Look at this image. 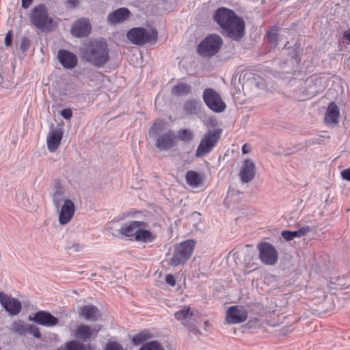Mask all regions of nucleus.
<instances>
[{
  "mask_svg": "<svg viewBox=\"0 0 350 350\" xmlns=\"http://www.w3.org/2000/svg\"><path fill=\"white\" fill-rule=\"evenodd\" d=\"M214 21L221 29L224 36L239 41L245 33V22L234 11L228 8H219L214 13Z\"/></svg>",
  "mask_w": 350,
  "mask_h": 350,
  "instance_id": "f257e3e1",
  "label": "nucleus"
},
{
  "mask_svg": "<svg viewBox=\"0 0 350 350\" xmlns=\"http://www.w3.org/2000/svg\"><path fill=\"white\" fill-rule=\"evenodd\" d=\"M81 57L97 68L103 67L109 59L107 44L100 40L90 41L81 49Z\"/></svg>",
  "mask_w": 350,
  "mask_h": 350,
  "instance_id": "f03ea898",
  "label": "nucleus"
},
{
  "mask_svg": "<svg viewBox=\"0 0 350 350\" xmlns=\"http://www.w3.org/2000/svg\"><path fill=\"white\" fill-rule=\"evenodd\" d=\"M165 124L161 122H155L149 130L150 136L156 139L155 145L161 151L172 148L176 141V135L172 130L163 132Z\"/></svg>",
  "mask_w": 350,
  "mask_h": 350,
  "instance_id": "7ed1b4c3",
  "label": "nucleus"
},
{
  "mask_svg": "<svg viewBox=\"0 0 350 350\" xmlns=\"http://www.w3.org/2000/svg\"><path fill=\"white\" fill-rule=\"evenodd\" d=\"M29 19L33 26L42 31L53 27V20L49 16L48 9L44 4L38 5L32 9Z\"/></svg>",
  "mask_w": 350,
  "mask_h": 350,
  "instance_id": "20e7f679",
  "label": "nucleus"
},
{
  "mask_svg": "<svg viewBox=\"0 0 350 350\" xmlns=\"http://www.w3.org/2000/svg\"><path fill=\"white\" fill-rule=\"evenodd\" d=\"M196 241L189 239L176 245L169 264L171 266L176 267L184 264L192 255Z\"/></svg>",
  "mask_w": 350,
  "mask_h": 350,
  "instance_id": "39448f33",
  "label": "nucleus"
},
{
  "mask_svg": "<svg viewBox=\"0 0 350 350\" xmlns=\"http://www.w3.org/2000/svg\"><path fill=\"white\" fill-rule=\"evenodd\" d=\"M157 31L155 29L147 30L143 27H134L127 33L128 39L137 45H143L157 39Z\"/></svg>",
  "mask_w": 350,
  "mask_h": 350,
  "instance_id": "423d86ee",
  "label": "nucleus"
},
{
  "mask_svg": "<svg viewBox=\"0 0 350 350\" xmlns=\"http://www.w3.org/2000/svg\"><path fill=\"white\" fill-rule=\"evenodd\" d=\"M223 44L222 38L217 34L206 36L198 45V52L204 57H211L218 53Z\"/></svg>",
  "mask_w": 350,
  "mask_h": 350,
  "instance_id": "0eeeda50",
  "label": "nucleus"
},
{
  "mask_svg": "<svg viewBox=\"0 0 350 350\" xmlns=\"http://www.w3.org/2000/svg\"><path fill=\"white\" fill-rule=\"evenodd\" d=\"M221 134V129L208 131L200 141L196 152V157L198 158L202 157L211 152L218 142Z\"/></svg>",
  "mask_w": 350,
  "mask_h": 350,
  "instance_id": "6e6552de",
  "label": "nucleus"
},
{
  "mask_svg": "<svg viewBox=\"0 0 350 350\" xmlns=\"http://www.w3.org/2000/svg\"><path fill=\"white\" fill-rule=\"evenodd\" d=\"M258 258L265 265H274L278 260V252L274 245L268 242L259 243L256 246Z\"/></svg>",
  "mask_w": 350,
  "mask_h": 350,
  "instance_id": "1a4fd4ad",
  "label": "nucleus"
},
{
  "mask_svg": "<svg viewBox=\"0 0 350 350\" xmlns=\"http://www.w3.org/2000/svg\"><path fill=\"white\" fill-rule=\"evenodd\" d=\"M202 97L206 106L213 111L221 113L226 109L225 103L215 90L212 88L205 89Z\"/></svg>",
  "mask_w": 350,
  "mask_h": 350,
  "instance_id": "9d476101",
  "label": "nucleus"
},
{
  "mask_svg": "<svg viewBox=\"0 0 350 350\" xmlns=\"http://www.w3.org/2000/svg\"><path fill=\"white\" fill-rule=\"evenodd\" d=\"M247 316V311L244 307L233 306L227 310L226 320L230 324H237L245 321Z\"/></svg>",
  "mask_w": 350,
  "mask_h": 350,
  "instance_id": "9b49d317",
  "label": "nucleus"
},
{
  "mask_svg": "<svg viewBox=\"0 0 350 350\" xmlns=\"http://www.w3.org/2000/svg\"><path fill=\"white\" fill-rule=\"evenodd\" d=\"M28 319L30 321H33L40 325L47 327L56 326L59 323V319L57 317L45 310L36 312L33 317L29 316Z\"/></svg>",
  "mask_w": 350,
  "mask_h": 350,
  "instance_id": "f8f14e48",
  "label": "nucleus"
},
{
  "mask_svg": "<svg viewBox=\"0 0 350 350\" xmlns=\"http://www.w3.org/2000/svg\"><path fill=\"white\" fill-rule=\"evenodd\" d=\"M101 329V326L96 325L93 327L82 324L79 325L75 332V337L83 341L94 340Z\"/></svg>",
  "mask_w": 350,
  "mask_h": 350,
  "instance_id": "ddd939ff",
  "label": "nucleus"
},
{
  "mask_svg": "<svg viewBox=\"0 0 350 350\" xmlns=\"http://www.w3.org/2000/svg\"><path fill=\"white\" fill-rule=\"evenodd\" d=\"M0 304L5 310L12 316L18 314L21 310V303L16 298L0 292Z\"/></svg>",
  "mask_w": 350,
  "mask_h": 350,
  "instance_id": "4468645a",
  "label": "nucleus"
},
{
  "mask_svg": "<svg viewBox=\"0 0 350 350\" xmlns=\"http://www.w3.org/2000/svg\"><path fill=\"white\" fill-rule=\"evenodd\" d=\"M147 224L142 221H130L122 225L121 228L118 230L120 234L126 237H134L141 227H147Z\"/></svg>",
  "mask_w": 350,
  "mask_h": 350,
  "instance_id": "2eb2a0df",
  "label": "nucleus"
},
{
  "mask_svg": "<svg viewBox=\"0 0 350 350\" xmlns=\"http://www.w3.org/2000/svg\"><path fill=\"white\" fill-rule=\"evenodd\" d=\"M72 34L77 38H83L89 35L91 31V25L86 18L77 20L71 28Z\"/></svg>",
  "mask_w": 350,
  "mask_h": 350,
  "instance_id": "dca6fc26",
  "label": "nucleus"
},
{
  "mask_svg": "<svg viewBox=\"0 0 350 350\" xmlns=\"http://www.w3.org/2000/svg\"><path fill=\"white\" fill-rule=\"evenodd\" d=\"M75 213V204L70 200L66 199L64 200V204L62 206L59 215V221L62 225L68 224L73 217Z\"/></svg>",
  "mask_w": 350,
  "mask_h": 350,
  "instance_id": "f3484780",
  "label": "nucleus"
},
{
  "mask_svg": "<svg viewBox=\"0 0 350 350\" xmlns=\"http://www.w3.org/2000/svg\"><path fill=\"white\" fill-rule=\"evenodd\" d=\"M239 175L243 183H247L252 181L255 176L254 163L250 159L245 160Z\"/></svg>",
  "mask_w": 350,
  "mask_h": 350,
  "instance_id": "a211bd4d",
  "label": "nucleus"
},
{
  "mask_svg": "<svg viewBox=\"0 0 350 350\" xmlns=\"http://www.w3.org/2000/svg\"><path fill=\"white\" fill-rule=\"evenodd\" d=\"M57 58L65 68L72 69L77 65V57L74 53L67 50H59L58 51Z\"/></svg>",
  "mask_w": 350,
  "mask_h": 350,
  "instance_id": "6ab92c4d",
  "label": "nucleus"
},
{
  "mask_svg": "<svg viewBox=\"0 0 350 350\" xmlns=\"http://www.w3.org/2000/svg\"><path fill=\"white\" fill-rule=\"evenodd\" d=\"M130 15L128 8H120L109 14L107 21L111 25L121 23L127 20Z\"/></svg>",
  "mask_w": 350,
  "mask_h": 350,
  "instance_id": "aec40b11",
  "label": "nucleus"
},
{
  "mask_svg": "<svg viewBox=\"0 0 350 350\" xmlns=\"http://www.w3.org/2000/svg\"><path fill=\"white\" fill-rule=\"evenodd\" d=\"M63 133L60 129L51 130L47 137V146L50 152H55L60 145Z\"/></svg>",
  "mask_w": 350,
  "mask_h": 350,
  "instance_id": "412c9836",
  "label": "nucleus"
},
{
  "mask_svg": "<svg viewBox=\"0 0 350 350\" xmlns=\"http://www.w3.org/2000/svg\"><path fill=\"white\" fill-rule=\"evenodd\" d=\"M340 116V110L337 105L332 102L328 105L324 121L327 124H336L338 123V118Z\"/></svg>",
  "mask_w": 350,
  "mask_h": 350,
  "instance_id": "4be33fe9",
  "label": "nucleus"
},
{
  "mask_svg": "<svg viewBox=\"0 0 350 350\" xmlns=\"http://www.w3.org/2000/svg\"><path fill=\"white\" fill-rule=\"evenodd\" d=\"M79 315L86 321H96L100 317V312L96 306L86 305L81 308Z\"/></svg>",
  "mask_w": 350,
  "mask_h": 350,
  "instance_id": "5701e85b",
  "label": "nucleus"
},
{
  "mask_svg": "<svg viewBox=\"0 0 350 350\" xmlns=\"http://www.w3.org/2000/svg\"><path fill=\"white\" fill-rule=\"evenodd\" d=\"M193 315V311L191 310L189 307H185L178 311H177L174 316L175 318L181 322L183 325L191 327L190 321L192 319Z\"/></svg>",
  "mask_w": 350,
  "mask_h": 350,
  "instance_id": "b1692460",
  "label": "nucleus"
},
{
  "mask_svg": "<svg viewBox=\"0 0 350 350\" xmlns=\"http://www.w3.org/2000/svg\"><path fill=\"white\" fill-rule=\"evenodd\" d=\"M202 103L196 99L187 100L183 106L184 112L189 116L197 115L201 111Z\"/></svg>",
  "mask_w": 350,
  "mask_h": 350,
  "instance_id": "393cba45",
  "label": "nucleus"
},
{
  "mask_svg": "<svg viewBox=\"0 0 350 350\" xmlns=\"http://www.w3.org/2000/svg\"><path fill=\"white\" fill-rule=\"evenodd\" d=\"M310 230L311 229L308 226H305L295 231L284 230L282 232V237L286 241H289L295 237H301L306 235Z\"/></svg>",
  "mask_w": 350,
  "mask_h": 350,
  "instance_id": "a878e982",
  "label": "nucleus"
},
{
  "mask_svg": "<svg viewBox=\"0 0 350 350\" xmlns=\"http://www.w3.org/2000/svg\"><path fill=\"white\" fill-rule=\"evenodd\" d=\"M64 196V189L62 186V185L58 182L55 184L53 188V193L52 195L53 202L55 205V207L57 209H59L60 206L62 205V202H63V198Z\"/></svg>",
  "mask_w": 350,
  "mask_h": 350,
  "instance_id": "bb28decb",
  "label": "nucleus"
},
{
  "mask_svg": "<svg viewBox=\"0 0 350 350\" xmlns=\"http://www.w3.org/2000/svg\"><path fill=\"white\" fill-rule=\"evenodd\" d=\"M185 180L187 184L193 187H198L202 184L201 176L193 170H189L186 173Z\"/></svg>",
  "mask_w": 350,
  "mask_h": 350,
  "instance_id": "cd10ccee",
  "label": "nucleus"
},
{
  "mask_svg": "<svg viewBox=\"0 0 350 350\" xmlns=\"http://www.w3.org/2000/svg\"><path fill=\"white\" fill-rule=\"evenodd\" d=\"M146 227H141L135 236V240L144 243H152L154 241L156 236L150 231L145 229Z\"/></svg>",
  "mask_w": 350,
  "mask_h": 350,
  "instance_id": "c85d7f7f",
  "label": "nucleus"
},
{
  "mask_svg": "<svg viewBox=\"0 0 350 350\" xmlns=\"http://www.w3.org/2000/svg\"><path fill=\"white\" fill-rule=\"evenodd\" d=\"M191 91V87L187 83L180 82L173 86L172 89V94L177 96H184L188 95Z\"/></svg>",
  "mask_w": 350,
  "mask_h": 350,
  "instance_id": "c756f323",
  "label": "nucleus"
},
{
  "mask_svg": "<svg viewBox=\"0 0 350 350\" xmlns=\"http://www.w3.org/2000/svg\"><path fill=\"white\" fill-rule=\"evenodd\" d=\"M28 324L22 320L14 321L11 327L12 332L20 336H25L27 333Z\"/></svg>",
  "mask_w": 350,
  "mask_h": 350,
  "instance_id": "7c9ffc66",
  "label": "nucleus"
},
{
  "mask_svg": "<svg viewBox=\"0 0 350 350\" xmlns=\"http://www.w3.org/2000/svg\"><path fill=\"white\" fill-rule=\"evenodd\" d=\"M152 337V334L148 330H144L141 332L140 333L135 335L133 337L132 342L133 345H138L141 344L142 342L147 340L149 338H151Z\"/></svg>",
  "mask_w": 350,
  "mask_h": 350,
  "instance_id": "2f4dec72",
  "label": "nucleus"
},
{
  "mask_svg": "<svg viewBox=\"0 0 350 350\" xmlns=\"http://www.w3.org/2000/svg\"><path fill=\"white\" fill-rule=\"evenodd\" d=\"M65 347L67 350H88L90 346L89 345H85L78 340H73L66 342Z\"/></svg>",
  "mask_w": 350,
  "mask_h": 350,
  "instance_id": "473e14b6",
  "label": "nucleus"
},
{
  "mask_svg": "<svg viewBox=\"0 0 350 350\" xmlns=\"http://www.w3.org/2000/svg\"><path fill=\"white\" fill-rule=\"evenodd\" d=\"M139 350H165L157 340L148 342L142 345Z\"/></svg>",
  "mask_w": 350,
  "mask_h": 350,
  "instance_id": "72a5a7b5",
  "label": "nucleus"
},
{
  "mask_svg": "<svg viewBox=\"0 0 350 350\" xmlns=\"http://www.w3.org/2000/svg\"><path fill=\"white\" fill-rule=\"evenodd\" d=\"M178 137L183 142H190L193 139V133L189 129H181L178 133Z\"/></svg>",
  "mask_w": 350,
  "mask_h": 350,
  "instance_id": "f704fd0d",
  "label": "nucleus"
},
{
  "mask_svg": "<svg viewBox=\"0 0 350 350\" xmlns=\"http://www.w3.org/2000/svg\"><path fill=\"white\" fill-rule=\"evenodd\" d=\"M278 27H273L267 33V38L269 41L271 43H273L274 44H278Z\"/></svg>",
  "mask_w": 350,
  "mask_h": 350,
  "instance_id": "c9c22d12",
  "label": "nucleus"
},
{
  "mask_svg": "<svg viewBox=\"0 0 350 350\" xmlns=\"http://www.w3.org/2000/svg\"><path fill=\"white\" fill-rule=\"evenodd\" d=\"M27 333L33 335L36 338H40L41 337L40 329L33 324H28Z\"/></svg>",
  "mask_w": 350,
  "mask_h": 350,
  "instance_id": "e433bc0d",
  "label": "nucleus"
},
{
  "mask_svg": "<svg viewBox=\"0 0 350 350\" xmlns=\"http://www.w3.org/2000/svg\"><path fill=\"white\" fill-rule=\"evenodd\" d=\"M31 44L30 40L26 37H23L20 43V49L23 52H26L29 49Z\"/></svg>",
  "mask_w": 350,
  "mask_h": 350,
  "instance_id": "4c0bfd02",
  "label": "nucleus"
},
{
  "mask_svg": "<svg viewBox=\"0 0 350 350\" xmlns=\"http://www.w3.org/2000/svg\"><path fill=\"white\" fill-rule=\"evenodd\" d=\"M105 350H122V347L116 342H109Z\"/></svg>",
  "mask_w": 350,
  "mask_h": 350,
  "instance_id": "58836bf2",
  "label": "nucleus"
},
{
  "mask_svg": "<svg viewBox=\"0 0 350 350\" xmlns=\"http://www.w3.org/2000/svg\"><path fill=\"white\" fill-rule=\"evenodd\" d=\"M61 116L66 120H70L72 118V112L70 109H64L61 111Z\"/></svg>",
  "mask_w": 350,
  "mask_h": 350,
  "instance_id": "ea45409f",
  "label": "nucleus"
},
{
  "mask_svg": "<svg viewBox=\"0 0 350 350\" xmlns=\"http://www.w3.org/2000/svg\"><path fill=\"white\" fill-rule=\"evenodd\" d=\"M165 282L167 284L171 286H174L176 285V280L174 276L172 274H167L165 278Z\"/></svg>",
  "mask_w": 350,
  "mask_h": 350,
  "instance_id": "a19ab883",
  "label": "nucleus"
},
{
  "mask_svg": "<svg viewBox=\"0 0 350 350\" xmlns=\"http://www.w3.org/2000/svg\"><path fill=\"white\" fill-rule=\"evenodd\" d=\"M341 176L344 180L350 181V167L342 171Z\"/></svg>",
  "mask_w": 350,
  "mask_h": 350,
  "instance_id": "79ce46f5",
  "label": "nucleus"
},
{
  "mask_svg": "<svg viewBox=\"0 0 350 350\" xmlns=\"http://www.w3.org/2000/svg\"><path fill=\"white\" fill-rule=\"evenodd\" d=\"M5 44L7 46H9L11 45L12 44V33H11V31H9L6 35H5Z\"/></svg>",
  "mask_w": 350,
  "mask_h": 350,
  "instance_id": "37998d69",
  "label": "nucleus"
},
{
  "mask_svg": "<svg viewBox=\"0 0 350 350\" xmlns=\"http://www.w3.org/2000/svg\"><path fill=\"white\" fill-rule=\"evenodd\" d=\"M78 4L79 0H67L66 2V5L71 8L77 7Z\"/></svg>",
  "mask_w": 350,
  "mask_h": 350,
  "instance_id": "c03bdc74",
  "label": "nucleus"
},
{
  "mask_svg": "<svg viewBox=\"0 0 350 350\" xmlns=\"http://www.w3.org/2000/svg\"><path fill=\"white\" fill-rule=\"evenodd\" d=\"M33 0H21V6L24 9H27L31 4Z\"/></svg>",
  "mask_w": 350,
  "mask_h": 350,
  "instance_id": "a18cd8bd",
  "label": "nucleus"
},
{
  "mask_svg": "<svg viewBox=\"0 0 350 350\" xmlns=\"http://www.w3.org/2000/svg\"><path fill=\"white\" fill-rule=\"evenodd\" d=\"M82 245L79 243H75L70 247V249L75 252H79L82 250Z\"/></svg>",
  "mask_w": 350,
  "mask_h": 350,
  "instance_id": "49530a36",
  "label": "nucleus"
},
{
  "mask_svg": "<svg viewBox=\"0 0 350 350\" xmlns=\"http://www.w3.org/2000/svg\"><path fill=\"white\" fill-rule=\"evenodd\" d=\"M250 151V148L248 147V146L247 144H244L243 146H242V152L243 154H247Z\"/></svg>",
  "mask_w": 350,
  "mask_h": 350,
  "instance_id": "de8ad7c7",
  "label": "nucleus"
},
{
  "mask_svg": "<svg viewBox=\"0 0 350 350\" xmlns=\"http://www.w3.org/2000/svg\"><path fill=\"white\" fill-rule=\"evenodd\" d=\"M344 37L347 39L348 40L350 41V31H346L345 33H344Z\"/></svg>",
  "mask_w": 350,
  "mask_h": 350,
  "instance_id": "09e8293b",
  "label": "nucleus"
},
{
  "mask_svg": "<svg viewBox=\"0 0 350 350\" xmlns=\"http://www.w3.org/2000/svg\"><path fill=\"white\" fill-rule=\"evenodd\" d=\"M57 350H67L66 347L64 348H58Z\"/></svg>",
  "mask_w": 350,
  "mask_h": 350,
  "instance_id": "8fccbe9b",
  "label": "nucleus"
},
{
  "mask_svg": "<svg viewBox=\"0 0 350 350\" xmlns=\"http://www.w3.org/2000/svg\"><path fill=\"white\" fill-rule=\"evenodd\" d=\"M0 350H1V347H0Z\"/></svg>",
  "mask_w": 350,
  "mask_h": 350,
  "instance_id": "3c124183",
  "label": "nucleus"
}]
</instances>
